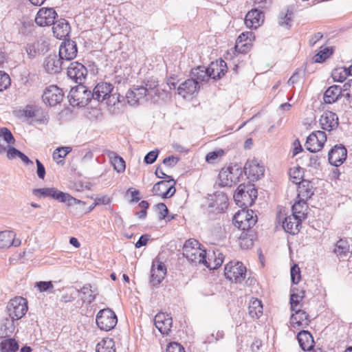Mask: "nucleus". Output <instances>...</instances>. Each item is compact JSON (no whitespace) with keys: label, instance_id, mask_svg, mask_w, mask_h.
<instances>
[{"label":"nucleus","instance_id":"obj_1","mask_svg":"<svg viewBox=\"0 0 352 352\" xmlns=\"http://www.w3.org/2000/svg\"><path fill=\"white\" fill-rule=\"evenodd\" d=\"M155 87H152L148 84H146L145 87H133L126 94L127 102L130 105H135L142 102L149 100L155 102L157 100L155 99L154 95L156 96L159 91Z\"/></svg>","mask_w":352,"mask_h":352},{"label":"nucleus","instance_id":"obj_2","mask_svg":"<svg viewBox=\"0 0 352 352\" xmlns=\"http://www.w3.org/2000/svg\"><path fill=\"white\" fill-rule=\"evenodd\" d=\"M183 255L195 265L206 263V252L200 248L198 241L194 239L187 240L182 249Z\"/></svg>","mask_w":352,"mask_h":352},{"label":"nucleus","instance_id":"obj_3","mask_svg":"<svg viewBox=\"0 0 352 352\" xmlns=\"http://www.w3.org/2000/svg\"><path fill=\"white\" fill-rule=\"evenodd\" d=\"M241 177H243V170L241 166L237 164H231L220 170L219 184L221 186L230 187L239 182Z\"/></svg>","mask_w":352,"mask_h":352},{"label":"nucleus","instance_id":"obj_4","mask_svg":"<svg viewBox=\"0 0 352 352\" xmlns=\"http://www.w3.org/2000/svg\"><path fill=\"white\" fill-rule=\"evenodd\" d=\"M256 197L257 190L254 185L249 182L247 185L245 184H240L234 195V199L236 204L245 208L251 206L254 203Z\"/></svg>","mask_w":352,"mask_h":352},{"label":"nucleus","instance_id":"obj_5","mask_svg":"<svg viewBox=\"0 0 352 352\" xmlns=\"http://www.w3.org/2000/svg\"><path fill=\"white\" fill-rule=\"evenodd\" d=\"M68 98L69 104L73 107H85L91 100H94L91 91L83 84L72 87Z\"/></svg>","mask_w":352,"mask_h":352},{"label":"nucleus","instance_id":"obj_6","mask_svg":"<svg viewBox=\"0 0 352 352\" xmlns=\"http://www.w3.org/2000/svg\"><path fill=\"white\" fill-rule=\"evenodd\" d=\"M257 221V217L252 210L245 208L238 211L233 217V223L243 231H249Z\"/></svg>","mask_w":352,"mask_h":352},{"label":"nucleus","instance_id":"obj_7","mask_svg":"<svg viewBox=\"0 0 352 352\" xmlns=\"http://www.w3.org/2000/svg\"><path fill=\"white\" fill-rule=\"evenodd\" d=\"M6 311L12 321L21 319L28 311L27 300L21 296L11 299L6 306Z\"/></svg>","mask_w":352,"mask_h":352},{"label":"nucleus","instance_id":"obj_8","mask_svg":"<svg viewBox=\"0 0 352 352\" xmlns=\"http://www.w3.org/2000/svg\"><path fill=\"white\" fill-rule=\"evenodd\" d=\"M96 320L98 327L106 331L113 329L118 322L116 314L109 308L100 310L96 315Z\"/></svg>","mask_w":352,"mask_h":352},{"label":"nucleus","instance_id":"obj_9","mask_svg":"<svg viewBox=\"0 0 352 352\" xmlns=\"http://www.w3.org/2000/svg\"><path fill=\"white\" fill-rule=\"evenodd\" d=\"M224 274L226 278L234 283H241L246 276V267L239 261H230L225 266Z\"/></svg>","mask_w":352,"mask_h":352},{"label":"nucleus","instance_id":"obj_10","mask_svg":"<svg viewBox=\"0 0 352 352\" xmlns=\"http://www.w3.org/2000/svg\"><path fill=\"white\" fill-rule=\"evenodd\" d=\"M66 69L69 78L78 85L85 83L88 72L82 63L77 61L72 62L66 66Z\"/></svg>","mask_w":352,"mask_h":352},{"label":"nucleus","instance_id":"obj_11","mask_svg":"<svg viewBox=\"0 0 352 352\" xmlns=\"http://www.w3.org/2000/svg\"><path fill=\"white\" fill-rule=\"evenodd\" d=\"M243 170L248 178L250 181L254 182L258 180L264 175L265 167L262 163L254 157L252 160L247 161Z\"/></svg>","mask_w":352,"mask_h":352},{"label":"nucleus","instance_id":"obj_12","mask_svg":"<svg viewBox=\"0 0 352 352\" xmlns=\"http://www.w3.org/2000/svg\"><path fill=\"white\" fill-rule=\"evenodd\" d=\"M326 140L327 135L324 131H314L307 138L305 146L310 153H316L321 150Z\"/></svg>","mask_w":352,"mask_h":352},{"label":"nucleus","instance_id":"obj_13","mask_svg":"<svg viewBox=\"0 0 352 352\" xmlns=\"http://www.w3.org/2000/svg\"><path fill=\"white\" fill-rule=\"evenodd\" d=\"M166 274V265L159 259H155L152 263L151 269L150 285L153 287H157L162 282Z\"/></svg>","mask_w":352,"mask_h":352},{"label":"nucleus","instance_id":"obj_14","mask_svg":"<svg viewBox=\"0 0 352 352\" xmlns=\"http://www.w3.org/2000/svg\"><path fill=\"white\" fill-rule=\"evenodd\" d=\"M77 53V45L73 40H65L59 47L58 56L66 63L74 59Z\"/></svg>","mask_w":352,"mask_h":352},{"label":"nucleus","instance_id":"obj_15","mask_svg":"<svg viewBox=\"0 0 352 352\" xmlns=\"http://www.w3.org/2000/svg\"><path fill=\"white\" fill-rule=\"evenodd\" d=\"M58 16L56 12L52 8H42L38 11L35 17V23L41 27L50 26L55 22Z\"/></svg>","mask_w":352,"mask_h":352},{"label":"nucleus","instance_id":"obj_16","mask_svg":"<svg viewBox=\"0 0 352 352\" xmlns=\"http://www.w3.org/2000/svg\"><path fill=\"white\" fill-rule=\"evenodd\" d=\"M175 182L173 179L163 180L156 183L153 187V192L162 198H169L175 193Z\"/></svg>","mask_w":352,"mask_h":352},{"label":"nucleus","instance_id":"obj_17","mask_svg":"<svg viewBox=\"0 0 352 352\" xmlns=\"http://www.w3.org/2000/svg\"><path fill=\"white\" fill-rule=\"evenodd\" d=\"M63 96L64 94L61 89L56 85H50L45 89L42 98L45 104L55 106L63 100Z\"/></svg>","mask_w":352,"mask_h":352},{"label":"nucleus","instance_id":"obj_18","mask_svg":"<svg viewBox=\"0 0 352 352\" xmlns=\"http://www.w3.org/2000/svg\"><path fill=\"white\" fill-rule=\"evenodd\" d=\"M173 319L170 314L160 312L154 318V324L163 335H168L171 330Z\"/></svg>","mask_w":352,"mask_h":352},{"label":"nucleus","instance_id":"obj_19","mask_svg":"<svg viewBox=\"0 0 352 352\" xmlns=\"http://www.w3.org/2000/svg\"><path fill=\"white\" fill-rule=\"evenodd\" d=\"M112 84L107 82H100L98 83L91 91L94 100L98 102H102L108 99V97L113 91Z\"/></svg>","mask_w":352,"mask_h":352},{"label":"nucleus","instance_id":"obj_20","mask_svg":"<svg viewBox=\"0 0 352 352\" xmlns=\"http://www.w3.org/2000/svg\"><path fill=\"white\" fill-rule=\"evenodd\" d=\"M66 66V63L56 54L49 55L44 61L45 69L50 74L60 73Z\"/></svg>","mask_w":352,"mask_h":352},{"label":"nucleus","instance_id":"obj_21","mask_svg":"<svg viewBox=\"0 0 352 352\" xmlns=\"http://www.w3.org/2000/svg\"><path fill=\"white\" fill-rule=\"evenodd\" d=\"M47 197L58 200L60 202H66L69 206H73L75 205L85 206V205L83 201L72 197L69 194L59 191L55 188H50Z\"/></svg>","mask_w":352,"mask_h":352},{"label":"nucleus","instance_id":"obj_22","mask_svg":"<svg viewBox=\"0 0 352 352\" xmlns=\"http://www.w3.org/2000/svg\"><path fill=\"white\" fill-rule=\"evenodd\" d=\"M264 21V13L258 8H254L245 15V24L249 28L256 29Z\"/></svg>","mask_w":352,"mask_h":352},{"label":"nucleus","instance_id":"obj_23","mask_svg":"<svg viewBox=\"0 0 352 352\" xmlns=\"http://www.w3.org/2000/svg\"><path fill=\"white\" fill-rule=\"evenodd\" d=\"M294 314H292L290 319L291 326L294 329L305 328L310 322L309 314L305 311L295 307Z\"/></svg>","mask_w":352,"mask_h":352},{"label":"nucleus","instance_id":"obj_24","mask_svg":"<svg viewBox=\"0 0 352 352\" xmlns=\"http://www.w3.org/2000/svg\"><path fill=\"white\" fill-rule=\"evenodd\" d=\"M320 124L322 129L331 131L338 127V117L332 111H325L320 116Z\"/></svg>","mask_w":352,"mask_h":352},{"label":"nucleus","instance_id":"obj_25","mask_svg":"<svg viewBox=\"0 0 352 352\" xmlns=\"http://www.w3.org/2000/svg\"><path fill=\"white\" fill-rule=\"evenodd\" d=\"M344 96L342 87L337 85L330 86L324 93L323 100L326 104H333Z\"/></svg>","mask_w":352,"mask_h":352},{"label":"nucleus","instance_id":"obj_26","mask_svg":"<svg viewBox=\"0 0 352 352\" xmlns=\"http://www.w3.org/2000/svg\"><path fill=\"white\" fill-rule=\"evenodd\" d=\"M207 68L210 78L217 80L225 75L228 67L226 63L221 59L219 62L211 63Z\"/></svg>","mask_w":352,"mask_h":352},{"label":"nucleus","instance_id":"obj_27","mask_svg":"<svg viewBox=\"0 0 352 352\" xmlns=\"http://www.w3.org/2000/svg\"><path fill=\"white\" fill-rule=\"evenodd\" d=\"M301 221L302 219L296 215L291 214L285 218L283 222V228L285 232L291 234H296L300 230Z\"/></svg>","mask_w":352,"mask_h":352},{"label":"nucleus","instance_id":"obj_28","mask_svg":"<svg viewBox=\"0 0 352 352\" xmlns=\"http://www.w3.org/2000/svg\"><path fill=\"white\" fill-rule=\"evenodd\" d=\"M199 89V85H197V81L190 78L179 85L177 87V94L183 98H186V95L191 96L197 92Z\"/></svg>","mask_w":352,"mask_h":352},{"label":"nucleus","instance_id":"obj_29","mask_svg":"<svg viewBox=\"0 0 352 352\" xmlns=\"http://www.w3.org/2000/svg\"><path fill=\"white\" fill-rule=\"evenodd\" d=\"M297 199L307 201L314 194V190L312 183L309 180H302L297 188Z\"/></svg>","mask_w":352,"mask_h":352},{"label":"nucleus","instance_id":"obj_30","mask_svg":"<svg viewBox=\"0 0 352 352\" xmlns=\"http://www.w3.org/2000/svg\"><path fill=\"white\" fill-rule=\"evenodd\" d=\"M0 138L8 143L6 154H23L21 151L16 149L12 144L14 143V138L11 131L6 127L0 129Z\"/></svg>","mask_w":352,"mask_h":352},{"label":"nucleus","instance_id":"obj_31","mask_svg":"<svg viewBox=\"0 0 352 352\" xmlns=\"http://www.w3.org/2000/svg\"><path fill=\"white\" fill-rule=\"evenodd\" d=\"M52 31L54 36L58 39H62L67 36L70 32V26L65 19H60L54 22Z\"/></svg>","mask_w":352,"mask_h":352},{"label":"nucleus","instance_id":"obj_32","mask_svg":"<svg viewBox=\"0 0 352 352\" xmlns=\"http://www.w3.org/2000/svg\"><path fill=\"white\" fill-rule=\"evenodd\" d=\"M300 346L304 351H309L314 347V338L308 331L302 330L297 335Z\"/></svg>","mask_w":352,"mask_h":352},{"label":"nucleus","instance_id":"obj_33","mask_svg":"<svg viewBox=\"0 0 352 352\" xmlns=\"http://www.w3.org/2000/svg\"><path fill=\"white\" fill-rule=\"evenodd\" d=\"M191 78L195 80L198 85L203 82H207L210 79L208 68L204 66H199L192 69Z\"/></svg>","mask_w":352,"mask_h":352},{"label":"nucleus","instance_id":"obj_34","mask_svg":"<svg viewBox=\"0 0 352 352\" xmlns=\"http://www.w3.org/2000/svg\"><path fill=\"white\" fill-rule=\"evenodd\" d=\"M249 315L252 318H258L263 314V305L257 298L252 299L248 307Z\"/></svg>","mask_w":352,"mask_h":352},{"label":"nucleus","instance_id":"obj_35","mask_svg":"<svg viewBox=\"0 0 352 352\" xmlns=\"http://www.w3.org/2000/svg\"><path fill=\"white\" fill-rule=\"evenodd\" d=\"M307 209V201L298 199V201H296L292 206V214L296 215L297 217L301 219H303L306 217Z\"/></svg>","mask_w":352,"mask_h":352},{"label":"nucleus","instance_id":"obj_36","mask_svg":"<svg viewBox=\"0 0 352 352\" xmlns=\"http://www.w3.org/2000/svg\"><path fill=\"white\" fill-rule=\"evenodd\" d=\"M96 352H116L115 342L112 338H106L99 342L96 347Z\"/></svg>","mask_w":352,"mask_h":352},{"label":"nucleus","instance_id":"obj_37","mask_svg":"<svg viewBox=\"0 0 352 352\" xmlns=\"http://www.w3.org/2000/svg\"><path fill=\"white\" fill-rule=\"evenodd\" d=\"M350 246L349 242L346 239H340L335 245L333 252L339 258L346 256L349 252Z\"/></svg>","mask_w":352,"mask_h":352},{"label":"nucleus","instance_id":"obj_38","mask_svg":"<svg viewBox=\"0 0 352 352\" xmlns=\"http://www.w3.org/2000/svg\"><path fill=\"white\" fill-rule=\"evenodd\" d=\"M77 292L82 294L81 299L84 302L91 304L96 299L95 291L91 289L90 284H86L80 289H78Z\"/></svg>","mask_w":352,"mask_h":352},{"label":"nucleus","instance_id":"obj_39","mask_svg":"<svg viewBox=\"0 0 352 352\" xmlns=\"http://www.w3.org/2000/svg\"><path fill=\"white\" fill-rule=\"evenodd\" d=\"M19 344L14 338H6L0 342L1 352H16L19 349Z\"/></svg>","mask_w":352,"mask_h":352},{"label":"nucleus","instance_id":"obj_40","mask_svg":"<svg viewBox=\"0 0 352 352\" xmlns=\"http://www.w3.org/2000/svg\"><path fill=\"white\" fill-rule=\"evenodd\" d=\"M293 17V12L292 10H287V11L281 12L278 16V24L281 27L289 29L292 26V21Z\"/></svg>","mask_w":352,"mask_h":352},{"label":"nucleus","instance_id":"obj_41","mask_svg":"<svg viewBox=\"0 0 352 352\" xmlns=\"http://www.w3.org/2000/svg\"><path fill=\"white\" fill-rule=\"evenodd\" d=\"M15 234L12 231L5 230L0 232V248H8L12 245V239Z\"/></svg>","mask_w":352,"mask_h":352},{"label":"nucleus","instance_id":"obj_42","mask_svg":"<svg viewBox=\"0 0 352 352\" xmlns=\"http://www.w3.org/2000/svg\"><path fill=\"white\" fill-rule=\"evenodd\" d=\"M110 163L113 166L114 170L118 173H122L126 168L125 161L120 155H113L110 157Z\"/></svg>","mask_w":352,"mask_h":352},{"label":"nucleus","instance_id":"obj_43","mask_svg":"<svg viewBox=\"0 0 352 352\" xmlns=\"http://www.w3.org/2000/svg\"><path fill=\"white\" fill-rule=\"evenodd\" d=\"M303 169L300 166L294 167L289 169L290 180L296 184H299L303 179Z\"/></svg>","mask_w":352,"mask_h":352},{"label":"nucleus","instance_id":"obj_44","mask_svg":"<svg viewBox=\"0 0 352 352\" xmlns=\"http://www.w3.org/2000/svg\"><path fill=\"white\" fill-rule=\"evenodd\" d=\"M295 289H292V294L290 296V304L292 310H295V307H298L300 301L302 300L304 298L305 292L303 290L298 291L297 289V292H294Z\"/></svg>","mask_w":352,"mask_h":352},{"label":"nucleus","instance_id":"obj_45","mask_svg":"<svg viewBox=\"0 0 352 352\" xmlns=\"http://www.w3.org/2000/svg\"><path fill=\"white\" fill-rule=\"evenodd\" d=\"M239 244L243 249L251 248L254 244L253 236L243 231L239 236Z\"/></svg>","mask_w":352,"mask_h":352},{"label":"nucleus","instance_id":"obj_46","mask_svg":"<svg viewBox=\"0 0 352 352\" xmlns=\"http://www.w3.org/2000/svg\"><path fill=\"white\" fill-rule=\"evenodd\" d=\"M213 254L214 256L213 263H212L210 261H208L206 259V263H204V265L210 269H216L218 267L221 266L223 261V254L219 251L213 252Z\"/></svg>","mask_w":352,"mask_h":352},{"label":"nucleus","instance_id":"obj_47","mask_svg":"<svg viewBox=\"0 0 352 352\" xmlns=\"http://www.w3.org/2000/svg\"><path fill=\"white\" fill-rule=\"evenodd\" d=\"M345 67L336 68L332 71L331 77L334 82H343L347 78Z\"/></svg>","mask_w":352,"mask_h":352},{"label":"nucleus","instance_id":"obj_48","mask_svg":"<svg viewBox=\"0 0 352 352\" xmlns=\"http://www.w3.org/2000/svg\"><path fill=\"white\" fill-rule=\"evenodd\" d=\"M333 54V49L329 47H326L322 50H320L318 53H317L314 57V61L316 63H322L325 60H327L331 54Z\"/></svg>","mask_w":352,"mask_h":352},{"label":"nucleus","instance_id":"obj_49","mask_svg":"<svg viewBox=\"0 0 352 352\" xmlns=\"http://www.w3.org/2000/svg\"><path fill=\"white\" fill-rule=\"evenodd\" d=\"M35 287L38 289L40 292H53L54 285L52 281H38L35 283Z\"/></svg>","mask_w":352,"mask_h":352},{"label":"nucleus","instance_id":"obj_50","mask_svg":"<svg viewBox=\"0 0 352 352\" xmlns=\"http://www.w3.org/2000/svg\"><path fill=\"white\" fill-rule=\"evenodd\" d=\"M248 34H249V32L242 33L236 41V45L235 46V48L236 50H238L239 52L244 53L246 52V50H248V44L245 43L243 44L241 47L239 46V43H241L243 41H245L248 38ZM250 35H252V33H250Z\"/></svg>","mask_w":352,"mask_h":352},{"label":"nucleus","instance_id":"obj_51","mask_svg":"<svg viewBox=\"0 0 352 352\" xmlns=\"http://www.w3.org/2000/svg\"><path fill=\"white\" fill-rule=\"evenodd\" d=\"M342 91H344V96L346 100L351 102L352 101V79L349 80L343 85Z\"/></svg>","mask_w":352,"mask_h":352},{"label":"nucleus","instance_id":"obj_52","mask_svg":"<svg viewBox=\"0 0 352 352\" xmlns=\"http://www.w3.org/2000/svg\"><path fill=\"white\" fill-rule=\"evenodd\" d=\"M10 78L8 74L0 72V91L6 89L10 85Z\"/></svg>","mask_w":352,"mask_h":352},{"label":"nucleus","instance_id":"obj_53","mask_svg":"<svg viewBox=\"0 0 352 352\" xmlns=\"http://www.w3.org/2000/svg\"><path fill=\"white\" fill-rule=\"evenodd\" d=\"M124 99V97L120 94L112 92L107 100L108 105H116L117 103L120 102Z\"/></svg>","mask_w":352,"mask_h":352},{"label":"nucleus","instance_id":"obj_54","mask_svg":"<svg viewBox=\"0 0 352 352\" xmlns=\"http://www.w3.org/2000/svg\"><path fill=\"white\" fill-rule=\"evenodd\" d=\"M300 278V268L297 265H294L291 267V280L294 284H297Z\"/></svg>","mask_w":352,"mask_h":352},{"label":"nucleus","instance_id":"obj_55","mask_svg":"<svg viewBox=\"0 0 352 352\" xmlns=\"http://www.w3.org/2000/svg\"><path fill=\"white\" fill-rule=\"evenodd\" d=\"M344 156V157H340V155H328V160L331 165L338 167L345 161L347 155Z\"/></svg>","mask_w":352,"mask_h":352},{"label":"nucleus","instance_id":"obj_56","mask_svg":"<svg viewBox=\"0 0 352 352\" xmlns=\"http://www.w3.org/2000/svg\"><path fill=\"white\" fill-rule=\"evenodd\" d=\"M327 154H347V149L342 144H336L328 151Z\"/></svg>","mask_w":352,"mask_h":352},{"label":"nucleus","instance_id":"obj_57","mask_svg":"<svg viewBox=\"0 0 352 352\" xmlns=\"http://www.w3.org/2000/svg\"><path fill=\"white\" fill-rule=\"evenodd\" d=\"M166 352H186L184 348L177 342L170 343L166 348Z\"/></svg>","mask_w":352,"mask_h":352},{"label":"nucleus","instance_id":"obj_58","mask_svg":"<svg viewBox=\"0 0 352 352\" xmlns=\"http://www.w3.org/2000/svg\"><path fill=\"white\" fill-rule=\"evenodd\" d=\"M179 160V159L175 155H169L163 160V164L168 167L174 166Z\"/></svg>","mask_w":352,"mask_h":352},{"label":"nucleus","instance_id":"obj_59","mask_svg":"<svg viewBox=\"0 0 352 352\" xmlns=\"http://www.w3.org/2000/svg\"><path fill=\"white\" fill-rule=\"evenodd\" d=\"M157 208L160 211V217L159 218L161 219H165L168 213V210L166 206L164 203H160L157 205Z\"/></svg>","mask_w":352,"mask_h":352},{"label":"nucleus","instance_id":"obj_60","mask_svg":"<svg viewBox=\"0 0 352 352\" xmlns=\"http://www.w3.org/2000/svg\"><path fill=\"white\" fill-rule=\"evenodd\" d=\"M25 52H27V54L30 59L34 58L37 53L34 45L30 43L27 44L25 46Z\"/></svg>","mask_w":352,"mask_h":352},{"label":"nucleus","instance_id":"obj_61","mask_svg":"<svg viewBox=\"0 0 352 352\" xmlns=\"http://www.w3.org/2000/svg\"><path fill=\"white\" fill-rule=\"evenodd\" d=\"M51 188H36L33 190V194L36 196L47 197Z\"/></svg>","mask_w":352,"mask_h":352},{"label":"nucleus","instance_id":"obj_62","mask_svg":"<svg viewBox=\"0 0 352 352\" xmlns=\"http://www.w3.org/2000/svg\"><path fill=\"white\" fill-rule=\"evenodd\" d=\"M36 166H37L36 173H37L38 177L41 179H43L45 175V167L38 160H36Z\"/></svg>","mask_w":352,"mask_h":352},{"label":"nucleus","instance_id":"obj_63","mask_svg":"<svg viewBox=\"0 0 352 352\" xmlns=\"http://www.w3.org/2000/svg\"><path fill=\"white\" fill-rule=\"evenodd\" d=\"M149 239V235L148 234H144L142 235L139 240L136 242L135 246L136 248H140L142 246H144L146 245Z\"/></svg>","mask_w":352,"mask_h":352},{"label":"nucleus","instance_id":"obj_64","mask_svg":"<svg viewBox=\"0 0 352 352\" xmlns=\"http://www.w3.org/2000/svg\"><path fill=\"white\" fill-rule=\"evenodd\" d=\"M61 151L64 152V154H69L73 149L71 146H59L54 149L52 154H58Z\"/></svg>","mask_w":352,"mask_h":352}]
</instances>
